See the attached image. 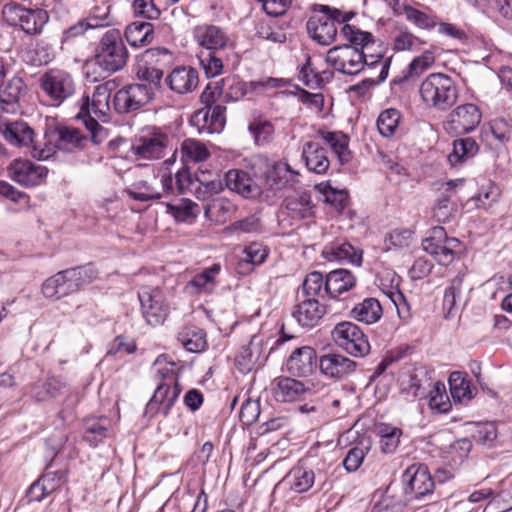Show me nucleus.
Segmentation results:
<instances>
[{"instance_id":"obj_40","label":"nucleus","mask_w":512,"mask_h":512,"mask_svg":"<svg viewBox=\"0 0 512 512\" xmlns=\"http://www.w3.org/2000/svg\"><path fill=\"white\" fill-rule=\"evenodd\" d=\"M235 211V205L226 198H214L205 206V215L220 224L226 223Z\"/></svg>"},{"instance_id":"obj_16","label":"nucleus","mask_w":512,"mask_h":512,"mask_svg":"<svg viewBox=\"0 0 512 512\" xmlns=\"http://www.w3.org/2000/svg\"><path fill=\"white\" fill-rule=\"evenodd\" d=\"M9 177L16 183L32 187L41 184L48 173L45 166L34 164L28 160L16 159L8 167Z\"/></svg>"},{"instance_id":"obj_4","label":"nucleus","mask_w":512,"mask_h":512,"mask_svg":"<svg viewBox=\"0 0 512 512\" xmlns=\"http://www.w3.org/2000/svg\"><path fill=\"white\" fill-rule=\"evenodd\" d=\"M314 13L306 23L309 36L318 44L328 46L337 36V24L348 22L354 14L344 13L336 8L318 4L314 6Z\"/></svg>"},{"instance_id":"obj_27","label":"nucleus","mask_w":512,"mask_h":512,"mask_svg":"<svg viewBox=\"0 0 512 512\" xmlns=\"http://www.w3.org/2000/svg\"><path fill=\"white\" fill-rule=\"evenodd\" d=\"M273 395L278 402L299 400L309 388L301 381L289 377H279L273 381Z\"/></svg>"},{"instance_id":"obj_55","label":"nucleus","mask_w":512,"mask_h":512,"mask_svg":"<svg viewBox=\"0 0 512 512\" xmlns=\"http://www.w3.org/2000/svg\"><path fill=\"white\" fill-rule=\"evenodd\" d=\"M498 436L494 422L476 423L472 432L473 440L480 445L493 447Z\"/></svg>"},{"instance_id":"obj_11","label":"nucleus","mask_w":512,"mask_h":512,"mask_svg":"<svg viewBox=\"0 0 512 512\" xmlns=\"http://www.w3.org/2000/svg\"><path fill=\"white\" fill-rule=\"evenodd\" d=\"M40 87L54 105L62 104L75 92V83L72 76L59 69H52L40 77Z\"/></svg>"},{"instance_id":"obj_28","label":"nucleus","mask_w":512,"mask_h":512,"mask_svg":"<svg viewBox=\"0 0 512 512\" xmlns=\"http://www.w3.org/2000/svg\"><path fill=\"white\" fill-rule=\"evenodd\" d=\"M26 92V85L21 77H12L0 89V106L6 113H15L19 107V101Z\"/></svg>"},{"instance_id":"obj_23","label":"nucleus","mask_w":512,"mask_h":512,"mask_svg":"<svg viewBox=\"0 0 512 512\" xmlns=\"http://www.w3.org/2000/svg\"><path fill=\"white\" fill-rule=\"evenodd\" d=\"M195 37L205 51L222 52L231 46V42L223 29L215 25H202L195 29Z\"/></svg>"},{"instance_id":"obj_51","label":"nucleus","mask_w":512,"mask_h":512,"mask_svg":"<svg viewBox=\"0 0 512 512\" xmlns=\"http://www.w3.org/2000/svg\"><path fill=\"white\" fill-rule=\"evenodd\" d=\"M218 51H202L197 56L200 66L208 78H213L222 73L223 58Z\"/></svg>"},{"instance_id":"obj_52","label":"nucleus","mask_w":512,"mask_h":512,"mask_svg":"<svg viewBox=\"0 0 512 512\" xmlns=\"http://www.w3.org/2000/svg\"><path fill=\"white\" fill-rule=\"evenodd\" d=\"M380 446L384 453H394L400 444L402 430L397 427L382 424L378 427Z\"/></svg>"},{"instance_id":"obj_13","label":"nucleus","mask_w":512,"mask_h":512,"mask_svg":"<svg viewBox=\"0 0 512 512\" xmlns=\"http://www.w3.org/2000/svg\"><path fill=\"white\" fill-rule=\"evenodd\" d=\"M141 311L147 323L157 326L164 322L169 313V306L159 288L144 287L138 293Z\"/></svg>"},{"instance_id":"obj_6","label":"nucleus","mask_w":512,"mask_h":512,"mask_svg":"<svg viewBox=\"0 0 512 512\" xmlns=\"http://www.w3.org/2000/svg\"><path fill=\"white\" fill-rule=\"evenodd\" d=\"M161 360L155 362L157 367L156 377L160 380L154 394L146 406V413L151 415L162 411L164 416L170 413L171 408L177 401L182 389L178 383L177 375L173 367H160Z\"/></svg>"},{"instance_id":"obj_58","label":"nucleus","mask_w":512,"mask_h":512,"mask_svg":"<svg viewBox=\"0 0 512 512\" xmlns=\"http://www.w3.org/2000/svg\"><path fill=\"white\" fill-rule=\"evenodd\" d=\"M424 41L409 31H399L393 40V49L395 51H418L421 49Z\"/></svg>"},{"instance_id":"obj_38","label":"nucleus","mask_w":512,"mask_h":512,"mask_svg":"<svg viewBox=\"0 0 512 512\" xmlns=\"http://www.w3.org/2000/svg\"><path fill=\"white\" fill-rule=\"evenodd\" d=\"M382 306L376 298H366L351 310V316L366 324L377 322L382 316Z\"/></svg>"},{"instance_id":"obj_59","label":"nucleus","mask_w":512,"mask_h":512,"mask_svg":"<svg viewBox=\"0 0 512 512\" xmlns=\"http://www.w3.org/2000/svg\"><path fill=\"white\" fill-rule=\"evenodd\" d=\"M26 149H28L29 154L37 160H47L53 156L56 151L54 141L46 138V134L44 135L43 142L35 139L34 135L31 145H27Z\"/></svg>"},{"instance_id":"obj_3","label":"nucleus","mask_w":512,"mask_h":512,"mask_svg":"<svg viewBox=\"0 0 512 512\" xmlns=\"http://www.w3.org/2000/svg\"><path fill=\"white\" fill-rule=\"evenodd\" d=\"M419 94L427 108L438 112L450 110L458 100L455 81L444 73L429 74L420 84Z\"/></svg>"},{"instance_id":"obj_54","label":"nucleus","mask_w":512,"mask_h":512,"mask_svg":"<svg viewBox=\"0 0 512 512\" xmlns=\"http://www.w3.org/2000/svg\"><path fill=\"white\" fill-rule=\"evenodd\" d=\"M401 119V114L397 109L389 108L380 113L377 119V128L384 137L392 136Z\"/></svg>"},{"instance_id":"obj_57","label":"nucleus","mask_w":512,"mask_h":512,"mask_svg":"<svg viewBox=\"0 0 512 512\" xmlns=\"http://www.w3.org/2000/svg\"><path fill=\"white\" fill-rule=\"evenodd\" d=\"M403 10L406 19L421 29L430 30L437 24L436 17L432 14L425 13L412 6H405Z\"/></svg>"},{"instance_id":"obj_10","label":"nucleus","mask_w":512,"mask_h":512,"mask_svg":"<svg viewBox=\"0 0 512 512\" xmlns=\"http://www.w3.org/2000/svg\"><path fill=\"white\" fill-rule=\"evenodd\" d=\"M154 89L146 84H130L116 92L113 105L120 114L131 113L147 105L154 97Z\"/></svg>"},{"instance_id":"obj_63","label":"nucleus","mask_w":512,"mask_h":512,"mask_svg":"<svg viewBox=\"0 0 512 512\" xmlns=\"http://www.w3.org/2000/svg\"><path fill=\"white\" fill-rule=\"evenodd\" d=\"M243 261L252 265L262 264L269 253V250L261 243L253 242L245 247Z\"/></svg>"},{"instance_id":"obj_30","label":"nucleus","mask_w":512,"mask_h":512,"mask_svg":"<svg viewBox=\"0 0 512 512\" xmlns=\"http://www.w3.org/2000/svg\"><path fill=\"white\" fill-rule=\"evenodd\" d=\"M1 131L11 145L24 148L31 145L34 136V130L24 121L7 122Z\"/></svg>"},{"instance_id":"obj_50","label":"nucleus","mask_w":512,"mask_h":512,"mask_svg":"<svg viewBox=\"0 0 512 512\" xmlns=\"http://www.w3.org/2000/svg\"><path fill=\"white\" fill-rule=\"evenodd\" d=\"M125 192L133 200L142 202L157 200L162 197V193L160 192V190L154 188L146 180L135 181L130 188H127L125 190Z\"/></svg>"},{"instance_id":"obj_20","label":"nucleus","mask_w":512,"mask_h":512,"mask_svg":"<svg viewBox=\"0 0 512 512\" xmlns=\"http://www.w3.org/2000/svg\"><path fill=\"white\" fill-rule=\"evenodd\" d=\"M46 138L51 139L55 143V148L66 152H72L77 149H83L91 136L81 133L74 127H56L46 131Z\"/></svg>"},{"instance_id":"obj_37","label":"nucleus","mask_w":512,"mask_h":512,"mask_svg":"<svg viewBox=\"0 0 512 512\" xmlns=\"http://www.w3.org/2000/svg\"><path fill=\"white\" fill-rule=\"evenodd\" d=\"M178 340L189 352H201L207 346L206 333L197 326H185L178 333Z\"/></svg>"},{"instance_id":"obj_39","label":"nucleus","mask_w":512,"mask_h":512,"mask_svg":"<svg viewBox=\"0 0 512 512\" xmlns=\"http://www.w3.org/2000/svg\"><path fill=\"white\" fill-rule=\"evenodd\" d=\"M478 149L477 142L471 137L456 139L452 152L448 155V161L452 166H457L475 156Z\"/></svg>"},{"instance_id":"obj_56","label":"nucleus","mask_w":512,"mask_h":512,"mask_svg":"<svg viewBox=\"0 0 512 512\" xmlns=\"http://www.w3.org/2000/svg\"><path fill=\"white\" fill-rule=\"evenodd\" d=\"M64 388L65 383L56 378H49L43 383L34 385L32 393L37 401H46L56 397Z\"/></svg>"},{"instance_id":"obj_61","label":"nucleus","mask_w":512,"mask_h":512,"mask_svg":"<svg viewBox=\"0 0 512 512\" xmlns=\"http://www.w3.org/2000/svg\"><path fill=\"white\" fill-rule=\"evenodd\" d=\"M136 74L139 79L148 82L147 85L151 86L153 89L161 87V80L164 72L159 68H155L141 62Z\"/></svg>"},{"instance_id":"obj_62","label":"nucleus","mask_w":512,"mask_h":512,"mask_svg":"<svg viewBox=\"0 0 512 512\" xmlns=\"http://www.w3.org/2000/svg\"><path fill=\"white\" fill-rule=\"evenodd\" d=\"M299 79L311 89L321 88V79L319 71L313 66L310 56H307L305 64L299 71Z\"/></svg>"},{"instance_id":"obj_25","label":"nucleus","mask_w":512,"mask_h":512,"mask_svg":"<svg viewBox=\"0 0 512 512\" xmlns=\"http://www.w3.org/2000/svg\"><path fill=\"white\" fill-rule=\"evenodd\" d=\"M322 256L328 261H347L357 266L362 263V251L343 239L327 244L322 250Z\"/></svg>"},{"instance_id":"obj_5","label":"nucleus","mask_w":512,"mask_h":512,"mask_svg":"<svg viewBox=\"0 0 512 512\" xmlns=\"http://www.w3.org/2000/svg\"><path fill=\"white\" fill-rule=\"evenodd\" d=\"M96 278V271L91 265L67 269L48 278L42 285L46 298L60 299L78 291Z\"/></svg>"},{"instance_id":"obj_36","label":"nucleus","mask_w":512,"mask_h":512,"mask_svg":"<svg viewBox=\"0 0 512 512\" xmlns=\"http://www.w3.org/2000/svg\"><path fill=\"white\" fill-rule=\"evenodd\" d=\"M125 38L132 47H143L153 40V25L149 22L135 21L125 29Z\"/></svg>"},{"instance_id":"obj_64","label":"nucleus","mask_w":512,"mask_h":512,"mask_svg":"<svg viewBox=\"0 0 512 512\" xmlns=\"http://www.w3.org/2000/svg\"><path fill=\"white\" fill-rule=\"evenodd\" d=\"M489 131L496 140L505 143L511 137L512 125L504 118H497L489 123Z\"/></svg>"},{"instance_id":"obj_47","label":"nucleus","mask_w":512,"mask_h":512,"mask_svg":"<svg viewBox=\"0 0 512 512\" xmlns=\"http://www.w3.org/2000/svg\"><path fill=\"white\" fill-rule=\"evenodd\" d=\"M182 159L186 163L202 162L209 158L210 152L206 145L196 139H185L181 144Z\"/></svg>"},{"instance_id":"obj_29","label":"nucleus","mask_w":512,"mask_h":512,"mask_svg":"<svg viewBox=\"0 0 512 512\" xmlns=\"http://www.w3.org/2000/svg\"><path fill=\"white\" fill-rule=\"evenodd\" d=\"M356 284L354 275L346 269H336L325 277L324 292L329 298H337L340 294L351 290Z\"/></svg>"},{"instance_id":"obj_7","label":"nucleus","mask_w":512,"mask_h":512,"mask_svg":"<svg viewBox=\"0 0 512 512\" xmlns=\"http://www.w3.org/2000/svg\"><path fill=\"white\" fill-rule=\"evenodd\" d=\"M128 51L118 29L108 30L100 39L95 52V63L104 71L114 73L127 63Z\"/></svg>"},{"instance_id":"obj_53","label":"nucleus","mask_w":512,"mask_h":512,"mask_svg":"<svg viewBox=\"0 0 512 512\" xmlns=\"http://www.w3.org/2000/svg\"><path fill=\"white\" fill-rule=\"evenodd\" d=\"M258 359L259 349L253 341H251L248 345L241 348L235 358V365L241 373L246 374L253 369Z\"/></svg>"},{"instance_id":"obj_12","label":"nucleus","mask_w":512,"mask_h":512,"mask_svg":"<svg viewBox=\"0 0 512 512\" xmlns=\"http://www.w3.org/2000/svg\"><path fill=\"white\" fill-rule=\"evenodd\" d=\"M482 120L480 108L473 103L461 104L447 115L444 127L449 133L456 135L468 134L474 131Z\"/></svg>"},{"instance_id":"obj_35","label":"nucleus","mask_w":512,"mask_h":512,"mask_svg":"<svg viewBox=\"0 0 512 512\" xmlns=\"http://www.w3.org/2000/svg\"><path fill=\"white\" fill-rule=\"evenodd\" d=\"M422 246L440 265L447 266L454 261L455 249L460 246V242L456 238H450L445 243L423 242Z\"/></svg>"},{"instance_id":"obj_19","label":"nucleus","mask_w":512,"mask_h":512,"mask_svg":"<svg viewBox=\"0 0 512 512\" xmlns=\"http://www.w3.org/2000/svg\"><path fill=\"white\" fill-rule=\"evenodd\" d=\"M299 172L287 162H275L265 173V185L274 193L291 189L299 182Z\"/></svg>"},{"instance_id":"obj_17","label":"nucleus","mask_w":512,"mask_h":512,"mask_svg":"<svg viewBox=\"0 0 512 512\" xmlns=\"http://www.w3.org/2000/svg\"><path fill=\"white\" fill-rule=\"evenodd\" d=\"M320 372L327 378L343 380L355 372L357 363L340 353H327L318 360Z\"/></svg>"},{"instance_id":"obj_32","label":"nucleus","mask_w":512,"mask_h":512,"mask_svg":"<svg viewBox=\"0 0 512 512\" xmlns=\"http://www.w3.org/2000/svg\"><path fill=\"white\" fill-rule=\"evenodd\" d=\"M317 135L331 147L342 164L351 160L349 137L346 134L341 131L319 130Z\"/></svg>"},{"instance_id":"obj_41","label":"nucleus","mask_w":512,"mask_h":512,"mask_svg":"<svg viewBox=\"0 0 512 512\" xmlns=\"http://www.w3.org/2000/svg\"><path fill=\"white\" fill-rule=\"evenodd\" d=\"M435 63V52L433 49L425 50L421 55L415 57L408 65L404 75L393 80L394 84L402 83L411 77H419Z\"/></svg>"},{"instance_id":"obj_33","label":"nucleus","mask_w":512,"mask_h":512,"mask_svg":"<svg viewBox=\"0 0 512 512\" xmlns=\"http://www.w3.org/2000/svg\"><path fill=\"white\" fill-rule=\"evenodd\" d=\"M220 270L219 264H213L211 267L204 269L187 283L186 290L191 294L211 293L216 287L215 279Z\"/></svg>"},{"instance_id":"obj_48","label":"nucleus","mask_w":512,"mask_h":512,"mask_svg":"<svg viewBox=\"0 0 512 512\" xmlns=\"http://www.w3.org/2000/svg\"><path fill=\"white\" fill-rule=\"evenodd\" d=\"M325 279L321 272L313 271L309 273L302 284V293L304 298H321L328 297V293L324 292Z\"/></svg>"},{"instance_id":"obj_9","label":"nucleus","mask_w":512,"mask_h":512,"mask_svg":"<svg viewBox=\"0 0 512 512\" xmlns=\"http://www.w3.org/2000/svg\"><path fill=\"white\" fill-rule=\"evenodd\" d=\"M335 343L348 354L364 357L370 352V344L364 332L354 323L344 321L332 330Z\"/></svg>"},{"instance_id":"obj_43","label":"nucleus","mask_w":512,"mask_h":512,"mask_svg":"<svg viewBox=\"0 0 512 512\" xmlns=\"http://www.w3.org/2000/svg\"><path fill=\"white\" fill-rule=\"evenodd\" d=\"M197 187L194 189V195L199 200H208L223 191L224 185L219 177L208 179V174L204 171L197 172Z\"/></svg>"},{"instance_id":"obj_46","label":"nucleus","mask_w":512,"mask_h":512,"mask_svg":"<svg viewBox=\"0 0 512 512\" xmlns=\"http://www.w3.org/2000/svg\"><path fill=\"white\" fill-rule=\"evenodd\" d=\"M341 34L350 42L349 46H356L359 50L368 53L370 45L374 43V37L370 32L362 31L357 27L344 23Z\"/></svg>"},{"instance_id":"obj_24","label":"nucleus","mask_w":512,"mask_h":512,"mask_svg":"<svg viewBox=\"0 0 512 512\" xmlns=\"http://www.w3.org/2000/svg\"><path fill=\"white\" fill-rule=\"evenodd\" d=\"M325 307L315 298H304L294 306L292 316L303 328H312L325 314Z\"/></svg>"},{"instance_id":"obj_49","label":"nucleus","mask_w":512,"mask_h":512,"mask_svg":"<svg viewBox=\"0 0 512 512\" xmlns=\"http://www.w3.org/2000/svg\"><path fill=\"white\" fill-rule=\"evenodd\" d=\"M285 208L293 219H305L312 215V202L307 194L299 197L287 198Z\"/></svg>"},{"instance_id":"obj_15","label":"nucleus","mask_w":512,"mask_h":512,"mask_svg":"<svg viewBox=\"0 0 512 512\" xmlns=\"http://www.w3.org/2000/svg\"><path fill=\"white\" fill-rule=\"evenodd\" d=\"M404 492L409 500L421 499L433 492L434 481L425 466H410L403 474Z\"/></svg>"},{"instance_id":"obj_8","label":"nucleus","mask_w":512,"mask_h":512,"mask_svg":"<svg viewBox=\"0 0 512 512\" xmlns=\"http://www.w3.org/2000/svg\"><path fill=\"white\" fill-rule=\"evenodd\" d=\"M2 14L9 25L20 26L26 34L30 35L41 33L49 20L45 10L28 9L13 3L4 5Z\"/></svg>"},{"instance_id":"obj_22","label":"nucleus","mask_w":512,"mask_h":512,"mask_svg":"<svg viewBox=\"0 0 512 512\" xmlns=\"http://www.w3.org/2000/svg\"><path fill=\"white\" fill-rule=\"evenodd\" d=\"M198 82V72L190 66L176 67L165 78L166 85L177 94L192 92L197 88Z\"/></svg>"},{"instance_id":"obj_42","label":"nucleus","mask_w":512,"mask_h":512,"mask_svg":"<svg viewBox=\"0 0 512 512\" xmlns=\"http://www.w3.org/2000/svg\"><path fill=\"white\" fill-rule=\"evenodd\" d=\"M61 479L62 473H48L37 479L28 489L27 498L29 501H41L44 497L55 490L57 484L55 478Z\"/></svg>"},{"instance_id":"obj_60","label":"nucleus","mask_w":512,"mask_h":512,"mask_svg":"<svg viewBox=\"0 0 512 512\" xmlns=\"http://www.w3.org/2000/svg\"><path fill=\"white\" fill-rule=\"evenodd\" d=\"M413 233L409 229H395L385 237L387 250H398L409 247Z\"/></svg>"},{"instance_id":"obj_14","label":"nucleus","mask_w":512,"mask_h":512,"mask_svg":"<svg viewBox=\"0 0 512 512\" xmlns=\"http://www.w3.org/2000/svg\"><path fill=\"white\" fill-rule=\"evenodd\" d=\"M169 142L167 134L153 131L137 138L131 146V152L138 160H157L165 156Z\"/></svg>"},{"instance_id":"obj_34","label":"nucleus","mask_w":512,"mask_h":512,"mask_svg":"<svg viewBox=\"0 0 512 512\" xmlns=\"http://www.w3.org/2000/svg\"><path fill=\"white\" fill-rule=\"evenodd\" d=\"M290 488L296 493L307 492L316 481L315 472L304 465L301 461L293 467L287 475Z\"/></svg>"},{"instance_id":"obj_18","label":"nucleus","mask_w":512,"mask_h":512,"mask_svg":"<svg viewBox=\"0 0 512 512\" xmlns=\"http://www.w3.org/2000/svg\"><path fill=\"white\" fill-rule=\"evenodd\" d=\"M225 110L222 105L199 109L192 115L190 123L200 134L220 133L226 122Z\"/></svg>"},{"instance_id":"obj_26","label":"nucleus","mask_w":512,"mask_h":512,"mask_svg":"<svg viewBox=\"0 0 512 512\" xmlns=\"http://www.w3.org/2000/svg\"><path fill=\"white\" fill-rule=\"evenodd\" d=\"M225 184L245 198H254L262 193L261 187L243 170L231 169L225 174Z\"/></svg>"},{"instance_id":"obj_1","label":"nucleus","mask_w":512,"mask_h":512,"mask_svg":"<svg viewBox=\"0 0 512 512\" xmlns=\"http://www.w3.org/2000/svg\"><path fill=\"white\" fill-rule=\"evenodd\" d=\"M326 62L336 71L347 75H356L364 67H380L378 82H383L387 76L391 63V58L384 57L382 54H368L359 50L356 46L341 45L328 50L325 58Z\"/></svg>"},{"instance_id":"obj_2","label":"nucleus","mask_w":512,"mask_h":512,"mask_svg":"<svg viewBox=\"0 0 512 512\" xmlns=\"http://www.w3.org/2000/svg\"><path fill=\"white\" fill-rule=\"evenodd\" d=\"M115 87L113 81L104 82L95 87L92 98L83 96L79 102L80 111L77 118L83 120L90 133L91 141L100 143L105 138L104 129L96 118L106 121L110 113V97Z\"/></svg>"},{"instance_id":"obj_21","label":"nucleus","mask_w":512,"mask_h":512,"mask_svg":"<svg viewBox=\"0 0 512 512\" xmlns=\"http://www.w3.org/2000/svg\"><path fill=\"white\" fill-rule=\"evenodd\" d=\"M317 365L316 351L310 346H303L292 352L286 362V369L293 376L306 377Z\"/></svg>"},{"instance_id":"obj_45","label":"nucleus","mask_w":512,"mask_h":512,"mask_svg":"<svg viewBox=\"0 0 512 512\" xmlns=\"http://www.w3.org/2000/svg\"><path fill=\"white\" fill-rule=\"evenodd\" d=\"M174 61L173 54L164 47H154L145 50L141 55V62L159 68L162 72L169 68Z\"/></svg>"},{"instance_id":"obj_44","label":"nucleus","mask_w":512,"mask_h":512,"mask_svg":"<svg viewBox=\"0 0 512 512\" xmlns=\"http://www.w3.org/2000/svg\"><path fill=\"white\" fill-rule=\"evenodd\" d=\"M450 393L454 402L463 403L472 399L473 389L470 381L459 371L452 372L449 377Z\"/></svg>"},{"instance_id":"obj_31","label":"nucleus","mask_w":512,"mask_h":512,"mask_svg":"<svg viewBox=\"0 0 512 512\" xmlns=\"http://www.w3.org/2000/svg\"><path fill=\"white\" fill-rule=\"evenodd\" d=\"M302 156L307 168L317 174L325 173L330 165L326 150L318 143L309 141L304 144Z\"/></svg>"}]
</instances>
